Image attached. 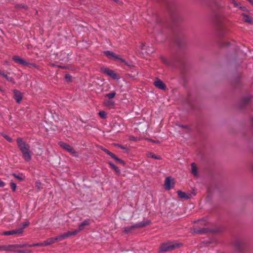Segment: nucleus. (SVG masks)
<instances>
[{
  "label": "nucleus",
  "mask_w": 253,
  "mask_h": 253,
  "mask_svg": "<svg viewBox=\"0 0 253 253\" xmlns=\"http://www.w3.org/2000/svg\"><path fill=\"white\" fill-rule=\"evenodd\" d=\"M16 142L24 161L26 162L30 161L32 159V152L30 150V145L20 137L17 138Z\"/></svg>",
  "instance_id": "f257e3e1"
},
{
  "label": "nucleus",
  "mask_w": 253,
  "mask_h": 253,
  "mask_svg": "<svg viewBox=\"0 0 253 253\" xmlns=\"http://www.w3.org/2000/svg\"><path fill=\"white\" fill-rule=\"evenodd\" d=\"M182 246V244L176 242H168L163 244L160 247L162 252H169L174 250Z\"/></svg>",
  "instance_id": "f03ea898"
},
{
  "label": "nucleus",
  "mask_w": 253,
  "mask_h": 253,
  "mask_svg": "<svg viewBox=\"0 0 253 253\" xmlns=\"http://www.w3.org/2000/svg\"><path fill=\"white\" fill-rule=\"evenodd\" d=\"M150 221L149 220L143 221L142 222L134 224L132 226L125 227L124 231L126 233H128L134 229L144 227L148 225Z\"/></svg>",
  "instance_id": "7ed1b4c3"
},
{
  "label": "nucleus",
  "mask_w": 253,
  "mask_h": 253,
  "mask_svg": "<svg viewBox=\"0 0 253 253\" xmlns=\"http://www.w3.org/2000/svg\"><path fill=\"white\" fill-rule=\"evenodd\" d=\"M104 54L109 59H118L120 60L121 62L124 63L125 65H127L128 64L126 62V61L122 58H120L118 55L115 54L114 52L110 51H105L104 52Z\"/></svg>",
  "instance_id": "20e7f679"
},
{
  "label": "nucleus",
  "mask_w": 253,
  "mask_h": 253,
  "mask_svg": "<svg viewBox=\"0 0 253 253\" xmlns=\"http://www.w3.org/2000/svg\"><path fill=\"white\" fill-rule=\"evenodd\" d=\"M12 59L17 63L28 66L30 68L36 67V65L35 64L28 63L18 56H14L12 57Z\"/></svg>",
  "instance_id": "39448f33"
},
{
  "label": "nucleus",
  "mask_w": 253,
  "mask_h": 253,
  "mask_svg": "<svg viewBox=\"0 0 253 253\" xmlns=\"http://www.w3.org/2000/svg\"><path fill=\"white\" fill-rule=\"evenodd\" d=\"M59 145L63 149L66 150L67 152H69L71 154H72L74 156H77V153L75 151V150L73 148L72 146L64 142H59Z\"/></svg>",
  "instance_id": "423d86ee"
},
{
  "label": "nucleus",
  "mask_w": 253,
  "mask_h": 253,
  "mask_svg": "<svg viewBox=\"0 0 253 253\" xmlns=\"http://www.w3.org/2000/svg\"><path fill=\"white\" fill-rule=\"evenodd\" d=\"M77 234L76 231H68L66 233L63 234L62 235L56 236L54 237L55 242L62 241L69 237Z\"/></svg>",
  "instance_id": "0eeeda50"
},
{
  "label": "nucleus",
  "mask_w": 253,
  "mask_h": 253,
  "mask_svg": "<svg viewBox=\"0 0 253 253\" xmlns=\"http://www.w3.org/2000/svg\"><path fill=\"white\" fill-rule=\"evenodd\" d=\"M100 70L102 73L105 74L111 77L113 79H117L118 76L117 74H116L113 70H110L107 68L105 67H102L100 68Z\"/></svg>",
  "instance_id": "6e6552de"
},
{
  "label": "nucleus",
  "mask_w": 253,
  "mask_h": 253,
  "mask_svg": "<svg viewBox=\"0 0 253 253\" xmlns=\"http://www.w3.org/2000/svg\"><path fill=\"white\" fill-rule=\"evenodd\" d=\"M252 98V96L248 94L243 96L240 102V105L242 108L245 107L247 106L250 103L251 99Z\"/></svg>",
  "instance_id": "1a4fd4ad"
},
{
  "label": "nucleus",
  "mask_w": 253,
  "mask_h": 253,
  "mask_svg": "<svg viewBox=\"0 0 253 253\" xmlns=\"http://www.w3.org/2000/svg\"><path fill=\"white\" fill-rule=\"evenodd\" d=\"M23 233V228H18L14 230L6 231L2 233L3 235L8 236L15 234H20Z\"/></svg>",
  "instance_id": "9d476101"
},
{
  "label": "nucleus",
  "mask_w": 253,
  "mask_h": 253,
  "mask_svg": "<svg viewBox=\"0 0 253 253\" xmlns=\"http://www.w3.org/2000/svg\"><path fill=\"white\" fill-rule=\"evenodd\" d=\"M90 223V220L89 219H86L84 220L83 222H82L79 225V228L77 230H74L73 231H76L77 234H78L79 232L82 231L85 226H88Z\"/></svg>",
  "instance_id": "9b49d317"
},
{
  "label": "nucleus",
  "mask_w": 253,
  "mask_h": 253,
  "mask_svg": "<svg viewBox=\"0 0 253 253\" xmlns=\"http://www.w3.org/2000/svg\"><path fill=\"white\" fill-rule=\"evenodd\" d=\"M15 249V245H2L0 246V251H14Z\"/></svg>",
  "instance_id": "f8f14e48"
},
{
  "label": "nucleus",
  "mask_w": 253,
  "mask_h": 253,
  "mask_svg": "<svg viewBox=\"0 0 253 253\" xmlns=\"http://www.w3.org/2000/svg\"><path fill=\"white\" fill-rule=\"evenodd\" d=\"M235 248L238 251H241L244 246V242L240 239L236 240L234 242Z\"/></svg>",
  "instance_id": "ddd939ff"
},
{
  "label": "nucleus",
  "mask_w": 253,
  "mask_h": 253,
  "mask_svg": "<svg viewBox=\"0 0 253 253\" xmlns=\"http://www.w3.org/2000/svg\"><path fill=\"white\" fill-rule=\"evenodd\" d=\"M14 98L17 103H20L22 99V93L17 89L13 90Z\"/></svg>",
  "instance_id": "4468645a"
},
{
  "label": "nucleus",
  "mask_w": 253,
  "mask_h": 253,
  "mask_svg": "<svg viewBox=\"0 0 253 253\" xmlns=\"http://www.w3.org/2000/svg\"><path fill=\"white\" fill-rule=\"evenodd\" d=\"M154 85L161 89H165L166 85L162 81L157 80L154 82Z\"/></svg>",
  "instance_id": "2eb2a0df"
},
{
  "label": "nucleus",
  "mask_w": 253,
  "mask_h": 253,
  "mask_svg": "<svg viewBox=\"0 0 253 253\" xmlns=\"http://www.w3.org/2000/svg\"><path fill=\"white\" fill-rule=\"evenodd\" d=\"M54 242H55L54 238H50L47 239L46 241H43L42 245H43L44 246H48L54 243Z\"/></svg>",
  "instance_id": "dca6fc26"
},
{
  "label": "nucleus",
  "mask_w": 253,
  "mask_h": 253,
  "mask_svg": "<svg viewBox=\"0 0 253 253\" xmlns=\"http://www.w3.org/2000/svg\"><path fill=\"white\" fill-rule=\"evenodd\" d=\"M171 181V179L169 177H168L166 178L165 180V188L167 190H169L171 188V186H170Z\"/></svg>",
  "instance_id": "f3484780"
},
{
  "label": "nucleus",
  "mask_w": 253,
  "mask_h": 253,
  "mask_svg": "<svg viewBox=\"0 0 253 253\" xmlns=\"http://www.w3.org/2000/svg\"><path fill=\"white\" fill-rule=\"evenodd\" d=\"M109 155L113 159H114L117 162H118L120 163H121L123 165L125 164V163L122 159L118 158L115 154H114L112 152H110V154H109Z\"/></svg>",
  "instance_id": "a211bd4d"
},
{
  "label": "nucleus",
  "mask_w": 253,
  "mask_h": 253,
  "mask_svg": "<svg viewBox=\"0 0 253 253\" xmlns=\"http://www.w3.org/2000/svg\"><path fill=\"white\" fill-rule=\"evenodd\" d=\"M109 155L113 159H114L117 162H118L120 163H121L123 165L125 164V163L122 159L118 158L115 154H114L112 152H110V154H109Z\"/></svg>",
  "instance_id": "6ab92c4d"
},
{
  "label": "nucleus",
  "mask_w": 253,
  "mask_h": 253,
  "mask_svg": "<svg viewBox=\"0 0 253 253\" xmlns=\"http://www.w3.org/2000/svg\"><path fill=\"white\" fill-rule=\"evenodd\" d=\"M109 155L113 159H114L117 162H118L120 163H121L123 165L125 164V163L122 159L118 158L115 154H114L112 152H110V154H109Z\"/></svg>",
  "instance_id": "aec40b11"
},
{
  "label": "nucleus",
  "mask_w": 253,
  "mask_h": 253,
  "mask_svg": "<svg viewBox=\"0 0 253 253\" xmlns=\"http://www.w3.org/2000/svg\"><path fill=\"white\" fill-rule=\"evenodd\" d=\"M243 20L245 22L249 23H252L253 22L252 18L249 16L248 15L244 14H243Z\"/></svg>",
  "instance_id": "412c9836"
},
{
  "label": "nucleus",
  "mask_w": 253,
  "mask_h": 253,
  "mask_svg": "<svg viewBox=\"0 0 253 253\" xmlns=\"http://www.w3.org/2000/svg\"><path fill=\"white\" fill-rule=\"evenodd\" d=\"M0 75L8 81L11 82L12 80V78L9 77L7 74H5L4 72L3 71L0 70Z\"/></svg>",
  "instance_id": "4be33fe9"
},
{
  "label": "nucleus",
  "mask_w": 253,
  "mask_h": 253,
  "mask_svg": "<svg viewBox=\"0 0 253 253\" xmlns=\"http://www.w3.org/2000/svg\"><path fill=\"white\" fill-rule=\"evenodd\" d=\"M191 172L195 176H196L198 174L197 169L194 163L191 164Z\"/></svg>",
  "instance_id": "5701e85b"
},
{
  "label": "nucleus",
  "mask_w": 253,
  "mask_h": 253,
  "mask_svg": "<svg viewBox=\"0 0 253 253\" xmlns=\"http://www.w3.org/2000/svg\"><path fill=\"white\" fill-rule=\"evenodd\" d=\"M104 105L109 108H113L114 105V102L111 100H106L104 102Z\"/></svg>",
  "instance_id": "b1692460"
},
{
  "label": "nucleus",
  "mask_w": 253,
  "mask_h": 253,
  "mask_svg": "<svg viewBox=\"0 0 253 253\" xmlns=\"http://www.w3.org/2000/svg\"><path fill=\"white\" fill-rule=\"evenodd\" d=\"M177 194L179 198H185V199L189 198V197L187 196V195L185 193L182 192L181 191H178Z\"/></svg>",
  "instance_id": "393cba45"
},
{
  "label": "nucleus",
  "mask_w": 253,
  "mask_h": 253,
  "mask_svg": "<svg viewBox=\"0 0 253 253\" xmlns=\"http://www.w3.org/2000/svg\"><path fill=\"white\" fill-rule=\"evenodd\" d=\"M208 231V229L206 228H203L201 229H195L194 232L195 233H198V234H203L204 233L207 232Z\"/></svg>",
  "instance_id": "a878e982"
},
{
  "label": "nucleus",
  "mask_w": 253,
  "mask_h": 253,
  "mask_svg": "<svg viewBox=\"0 0 253 253\" xmlns=\"http://www.w3.org/2000/svg\"><path fill=\"white\" fill-rule=\"evenodd\" d=\"M116 94V93L115 91H113L111 93L106 94L105 96L107 97L109 99H112L115 96Z\"/></svg>",
  "instance_id": "bb28decb"
},
{
  "label": "nucleus",
  "mask_w": 253,
  "mask_h": 253,
  "mask_svg": "<svg viewBox=\"0 0 253 253\" xmlns=\"http://www.w3.org/2000/svg\"><path fill=\"white\" fill-rule=\"evenodd\" d=\"M109 164L110 165L111 167L116 171V172H117V173L120 172L119 169L114 164H113L111 162H109Z\"/></svg>",
  "instance_id": "cd10ccee"
},
{
  "label": "nucleus",
  "mask_w": 253,
  "mask_h": 253,
  "mask_svg": "<svg viewBox=\"0 0 253 253\" xmlns=\"http://www.w3.org/2000/svg\"><path fill=\"white\" fill-rule=\"evenodd\" d=\"M232 2L235 7H238L242 10H244L245 9V7L240 6V4L234 0H232Z\"/></svg>",
  "instance_id": "c85d7f7f"
},
{
  "label": "nucleus",
  "mask_w": 253,
  "mask_h": 253,
  "mask_svg": "<svg viewBox=\"0 0 253 253\" xmlns=\"http://www.w3.org/2000/svg\"><path fill=\"white\" fill-rule=\"evenodd\" d=\"M16 7L19 9H26L27 6L24 4H18L16 5Z\"/></svg>",
  "instance_id": "c756f323"
},
{
  "label": "nucleus",
  "mask_w": 253,
  "mask_h": 253,
  "mask_svg": "<svg viewBox=\"0 0 253 253\" xmlns=\"http://www.w3.org/2000/svg\"><path fill=\"white\" fill-rule=\"evenodd\" d=\"M35 186L39 190L42 189V184L40 181H36L35 183Z\"/></svg>",
  "instance_id": "7c9ffc66"
},
{
  "label": "nucleus",
  "mask_w": 253,
  "mask_h": 253,
  "mask_svg": "<svg viewBox=\"0 0 253 253\" xmlns=\"http://www.w3.org/2000/svg\"><path fill=\"white\" fill-rule=\"evenodd\" d=\"M42 242L39 243H36V244H30L28 245V247H35V246H44L43 245H42Z\"/></svg>",
  "instance_id": "2f4dec72"
},
{
  "label": "nucleus",
  "mask_w": 253,
  "mask_h": 253,
  "mask_svg": "<svg viewBox=\"0 0 253 253\" xmlns=\"http://www.w3.org/2000/svg\"><path fill=\"white\" fill-rule=\"evenodd\" d=\"M99 115L102 118H105L106 117V113L104 111L100 112Z\"/></svg>",
  "instance_id": "473e14b6"
},
{
  "label": "nucleus",
  "mask_w": 253,
  "mask_h": 253,
  "mask_svg": "<svg viewBox=\"0 0 253 253\" xmlns=\"http://www.w3.org/2000/svg\"><path fill=\"white\" fill-rule=\"evenodd\" d=\"M11 188L12 189L13 191H15L16 188V185L15 183L11 182L10 183Z\"/></svg>",
  "instance_id": "72a5a7b5"
},
{
  "label": "nucleus",
  "mask_w": 253,
  "mask_h": 253,
  "mask_svg": "<svg viewBox=\"0 0 253 253\" xmlns=\"http://www.w3.org/2000/svg\"><path fill=\"white\" fill-rule=\"evenodd\" d=\"M12 175L16 178L18 179L19 181H22L24 179V178L21 177V176H20L19 175H17V174H16L15 173H13L12 174Z\"/></svg>",
  "instance_id": "f704fd0d"
},
{
  "label": "nucleus",
  "mask_w": 253,
  "mask_h": 253,
  "mask_svg": "<svg viewBox=\"0 0 253 253\" xmlns=\"http://www.w3.org/2000/svg\"><path fill=\"white\" fill-rule=\"evenodd\" d=\"M29 244H23V245H15L16 249L18 248H24L25 247H28Z\"/></svg>",
  "instance_id": "c9c22d12"
},
{
  "label": "nucleus",
  "mask_w": 253,
  "mask_h": 253,
  "mask_svg": "<svg viewBox=\"0 0 253 253\" xmlns=\"http://www.w3.org/2000/svg\"><path fill=\"white\" fill-rule=\"evenodd\" d=\"M29 225V222H24L22 223L23 227H22L21 228H23V230L24 228H25V227L28 226Z\"/></svg>",
  "instance_id": "e433bc0d"
},
{
  "label": "nucleus",
  "mask_w": 253,
  "mask_h": 253,
  "mask_svg": "<svg viewBox=\"0 0 253 253\" xmlns=\"http://www.w3.org/2000/svg\"><path fill=\"white\" fill-rule=\"evenodd\" d=\"M150 157L155 159H160L159 156H157L155 154H150Z\"/></svg>",
  "instance_id": "4c0bfd02"
},
{
  "label": "nucleus",
  "mask_w": 253,
  "mask_h": 253,
  "mask_svg": "<svg viewBox=\"0 0 253 253\" xmlns=\"http://www.w3.org/2000/svg\"><path fill=\"white\" fill-rule=\"evenodd\" d=\"M162 60L166 64H167V65H169V61L167 59H166L165 58H162Z\"/></svg>",
  "instance_id": "58836bf2"
},
{
  "label": "nucleus",
  "mask_w": 253,
  "mask_h": 253,
  "mask_svg": "<svg viewBox=\"0 0 253 253\" xmlns=\"http://www.w3.org/2000/svg\"><path fill=\"white\" fill-rule=\"evenodd\" d=\"M65 79L67 80L70 81L71 79V76L69 74H66L65 76Z\"/></svg>",
  "instance_id": "ea45409f"
},
{
  "label": "nucleus",
  "mask_w": 253,
  "mask_h": 253,
  "mask_svg": "<svg viewBox=\"0 0 253 253\" xmlns=\"http://www.w3.org/2000/svg\"><path fill=\"white\" fill-rule=\"evenodd\" d=\"M5 185V183L0 179V187H3Z\"/></svg>",
  "instance_id": "a19ab883"
},
{
  "label": "nucleus",
  "mask_w": 253,
  "mask_h": 253,
  "mask_svg": "<svg viewBox=\"0 0 253 253\" xmlns=\"http://www.w3.org/2000/svg\"><path fill=\"white\" fill-rule=\"evenodd\" d=\"M4 138L9 142H11L12 139L9 138L8 136L5 135L4 136Z\"/></svg>",
  "instance_id": "79ce46f5"
},
{
  "label": "nucleus",
  "mask_w": 253,
  "mask_h": 253,
  "mask_svg": "<svg viewBox=\"0 0 253 253\" xmlns=\"http://www.w3.org/2000/svg\"><path fill=\"white\" fill-rule=\"evenodd\" d=\"M103 150L104 152H105L108 155L110 154V153L111 152L110 151H109L108 150H107L106 149H103Z\"/></svg>",
  "instance_id": "37998d69"
},
{
  "label": "nucleus",
  "mask_w": 253,
  "mask_h": 253,
  "mask_svg": "<svg viewBox=\"0 0 253 253\" xmlns=\"http://www.w3.org/2000/svg\"><path fill=\"white\" fill-rule=\"evenodd\" d=\"M180 127H182V128H187V126H183V125H179V126Z\"/></svg>",
  "instance_id": "c03bdc74"
},
{
  "label": "nucleus",
  "mask_w": 253,
  "mask_h": 253,
  "mask_svg": "<svg viewBox=\"0 0 253 253\" xmlns=\"http://www.w3.org/2000/svg\"><path fill=\"white\" fill-rule=\"evenodd\" d=\"M250 3L253 5V0H247Z\"/></svg>",
  "instance_id": "a18cd8bd"
},
{
  "label": "nucleus",
  "mask_w": 253,
  "mask_h": 253,
  "mask_svg": "<svg viewBox=\"0 0 253 253\" xmlns=\"http://www.w3.org/2000/svg\"><path fill=\"white\" fill-rule=\"evenodd\" d=\"M250 121H251V123L252 125V126H253V118H252L251 119Z\"/></svg>",
  "instance_id": "49530a36"
},
{
  "label": "nucleus",
  "mask_w": 253,
  "mask_h": 253,
  "mask_svg": "<svg viewBox=\"0 0 253 253\" xmlns=\"http://www.w3.org/2000/svg\"><path fill=\"white\" fill-rule=\"evenodd\" d=\"M113 0L115 1V2H117L118 1V0Z\"/></svg>",
  "instance_id": "de8ad7c7"
},
{
  "label": "nucleus",
  "mask_w": 253,
  "mask_h": 253,
  "mask_svg": "<svg viewBox=\"0 0 253 253\" xmlns=\"http://www.w3.org/2000/svg\"><path fill=\"white\" fill-rule=\"evenodd\" d=\"M121 148L122 149H124V147H122H122H121Z\"/></svg>",
  "instance_id": "09e8293b"
},
{
  "label": "nucleus",
  "mask_w": 253,
  "mask_h": 253,
  "mask_svg": "<svg viewBox=\"0 0 253 253\" xmlns=\"http://www.w3.org/2000/svg\"><path fill=\"white\" fill-rule=\"evenodd\" d=\"M19 253H23V252L22 251H19Z\"/></svg>",
  "instance_id": "8fccbe9b"
}]
</instances>
